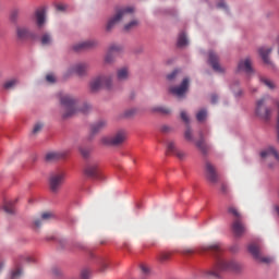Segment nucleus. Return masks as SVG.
Listing matches in <instances>:
<instances>
[{"instance_id":"obj_1","label":"nucleus","mask_w":279,"mask_h":279,"mask_svg":"<svg viewBox=\"0 0 279 279\" xmlns=\"http://www.w3.org/2000/svg\"><path fill=\"white\" fill-rule=\"evenodd\" d=\"M202 250L204 252H210L215 258V266L205 272L208 279H218L220 278V272L223 271L238 272L242 269L241 264L238 262L222 257L223 247L220 243L203 246Z\"/></svg>"},{"instance_id":"obj_2","label":"nucleus","mask_w":279,"mask_h":279,"mask_svg":"<svg viewBox=\"0 0 279 279\" xmlns=\"http://www.w3.org/2000/svg\"><path fill=\"white\" fill-rule=\"evenodd\" d=\"M59 99L62 107L63 119H69L80 112L83 114H88V112L93 110V107L88 105V102L77 105V98L69 94H60Z\"/></svg>"},{"instance_id":"obj_3","label":"nucleus","mask_w":279,"mask_h":279,"mask_svg":"<svg viewBox=\"0 0 279 279\" xmlns=\"http://www.w3.org/2000/svg\"><path fill=\"white\" fill-rule=\"evenodd\" d=\"M134 14V7H122L116 10V14L112 15L106 24V32H112L113 27L117 26L121 21L128 19L130 15Z\"/></svg>"},{"instance_id":"obj_4","label":"nucleus","mask_w":279,"mask_h":279,"mask_svg":"<svg viewBox=\"0 0 279 279\" xmlns=\"http://www.w3.org/2000/svg\"><path fill=\"white\" fill-rule=\"evenodd\" d=\"M104 87L107 89L112 88V74H104L102 76H96L89 83V88L92 93H97Z\"/></svg>"},{"instance_id":"obj_5","label":"nucleus","mask_w":279,"mask_h":279,"mask_svg":"<svg viewBox=\"0 0 279 279\" xmlns=\"http://www.w3.org/2000/svg\"><path fill=\"white\" fill-rule=\"evenodd\" d=\"M228 213L234 216V221L232 223V231L235 236H242L246 232V228L242 222V217L240 213L234 207H229Z\"/></svg>"},{"instance_id":"obj_6","label":"nucleus","mask_w":279,"mask_h":279,"mask_svg":"<svg viewBox=\"0 0 279 279\" xmlns=\"http://www.w3.org/2000/svg\"><path fill=\"white\" fill-rule=\"evenodd\" d=\"M66 179L64 171L52 172L49 177V189L52 193H58Z\"/></svg>"},{"instance_id":"obj_7","label":"nucleus","mask_w":279,"mask_h":279,"mask_svg":"<svg viewBox=\"0 0 279 279\" xmlns=\"http://www.w3.org/2000/svg\"><path fill=\"white\" fill-rule=\"evenodd\" d=\"M255 113L265 122L270 121L272 116V109L270 107H266V98H260L259 100H257Z\"/></svg>"},{"instance_id":"obj_8","label":"nucleus","mask_w":279,"mask_h":279,"mask_svg":"<svg viewBox=\"0 0 279 279\" xmlns=\"http://www.w3.org/2000/svg\"><path fill=\"white\" fill-rule=\"evenodd\" d=\"M128 134L125 131H118L114 136H105L101 138L100 143L105 146H119L125 142Z\"/></svg>"},{"instance_id":"obj_9","label":"nucleus","mask_w":279,"mask_h":279,"mask_svg":"<svg viewBox=\"0 0 279 279\" xmlns=\"http://www.w3.org/2000/svg\"><path fill=\"white\" fill-rule=\"evenodd\" d=\"M205 178L208 182L216 184L219 181L216 167L209 161L205 162Z\"/></svg>"},{"instance_id":"obj_10","label":"nucleus","mask_w":279,"mask_h":279,"mask_svg":"<svg viewBox=\"0 0 279 279\" xmlns=\"http://www.w3.org/2000/svg\"><path fill=\"white\" fill-rule=\"evenodd\" d=\"M16 36L21 40L37 39V35L33 31H31L27 26H17L16 27Z\"/></svg>"},{"instance_id":"obj_11","label":"nucleus","mask_w":279,"mask_h":279,"mask_svg":"<svg viewBox=\"0 0 279 279\" xmlns=\"http://www.w3.org/2000/svg\"><path fill=\"white\" fill-rule=\"evenodd\" d=\"M99 46V41L97 39H87L80 41L75 46H73V49L75 51H82V50H89V49H95Z\"/></svg>"},{"instance_id":"obj_12","label":"nucleus","mask_w":279,"mask_h":279,"mask_svg":"<svg viewBox=\"0 0 279 279\" xmlns=\"http://www.w3.org/2000/svg\"><path fill=\"white\" fill-rule=\"evenodd\" d=\"M248 252L253 255V257L264 264H269L272 262L270 257H263L260 253V248L256 244L248 245Z\"/></svg>"},{"instance_id":"obj_13","label":"nucleus","mask_w":279,"mask_h":279,"mask_svg":"<svg viewBox=\"0 0 279 279\" xmlns=\"http://www.w3.org/2000/svg\"><path fill=\"white\" fill-rule=\"evenodd\" d=\"M84 174L92 179L99 178V166L97 163H86L84 168Z\"/></svg>"},{"instance_id":"obj_14","label":"nucleus","mask_w":279,"mask_h":279,"mask_svg":"<svg viewBox=\"0 0 279 279\" xmlns=\"http://www.w3.org/2000/svg\"><path fill=\"white\" fill-rule=\"evenodd\" d=\"M189 84H190L189 78H184L181 85H179V87H170V93L178 97H182L189 89Z\"/></svg>"},{"instance_id":"obj_15","label":"nucleus","mask_w":279,"mask_h":279,"mask_svg":"<svg viewBox=\"0 0 279 279\" xmlns=\"http://www.w3.org/2000/svg\"><path fill=\"white\" fill-rule=\"evenodd\" d=\"M208 62L215 72L225 73V68H221V65H219V57L218 54H216V52H209Z\"/></svg>"},{"instance_id":"obj_16","label":"nucleus","mask_w":279,"mask_h":279,"mask_svg":"<svg viewBox=\"0 0 279 279\" xmlns=\"http://www.w3.org/2000/svg\"><path fill=\"white\" fill-rule=\"evenodd\" d=\"M90 65L88 63H76L70 70V73H76L78 76H85L88 73Z\"/></svg>"},{"instance_id":"obj_17","label":"nucleus","mask_w":279,"mask_h":279,"mask_svg":"<svg viewBox=\"0 0 279 279\" xmlns=\"http://www.w3.org/2000/svg\"><path fill=\"white\" fill-rule=\"evenodd\" d=\"M36 25L38 28H43L46 24V10L44 8L37 9L34 14Z\"/></svg>"},{"instance_id":"obj_18","label":"nucleus","mask_w":279,"mask_h":279,"mask_svg":"<svg viewBox=\"0 0 279 279\" xmlns=\"http://www.w3.org/2000/svg\"><path fill=\"white\" fill-rule=\"evenodd\" d=\"M241 71L245 72L248 75L253 73L251 59H242V61L239 62L238 72Z\"/></svg>"},{"instance_id":"obj_19","label":"nucleus","mask_w":279,"mask_h":279,"mask_svg":"<svg viewBox=\"0 0 279 279\" xmlns=\"http://www.w3.org/2000/svg\"><path fill=\"white\" fill-rule=\"evenodd\" d=\"M167 153L175 155L180 160H182L185 157L184 153L177 149L175 144L173 142H168Z\"/></svg>"},{"instance_id":"obj_20","label":"nucleus","mask_w":279,"mask_h":279,"mask_svg":"<svg viewBox=\"0 0 279 279\" xmlns=\"http://www.w3.org/2000/svg\"><path fill=\"white\" fill-rule=\"evenodd\" d=\"M66 155H64L63 153H57V151H52L46 155V161L47 162H56L59 161L61 159H64Z\"/></svg>"},{"instance_id":"obj_21","label":"nucleus","mask_w":279,"mask_h":279,"mask_svg":"<svg viewBox=\"0 0 279 279\" xmlns=\"http://www.w3.org/2000/svg\"><path fill=\"white\" fill-rule=\"evenodd\" d=\"M117 80L120 82L130 80V70L128 68H120L117 71Z\"/></svg>"},{"instance_id":"obj_22","label":"nucleus","mask_w":279,"mask_h":279,"mask_svg":"<svg viewBox=\"0 0 279 279\" xmlns=\"http://www.w3.org/2000/svg\"><path fill=\"white\" fill-rule=\"evenodd\" d=\"M16 203H17V199L4 202V204H3L4 213H7L9 215H14L15 214V204Z\"/></svg>"},{"instance_id":"obj_23","label":"nucleus","mask_w":279,"mask_h":279,"mask_svg":"<svg viewBox=\"0 0 279 279\" xmlns=\"http://www.w3.org/2000/svg\"><path fill=\"white\" fill-rule=\"evenodd\" d=\"M53 217L54 216H53L52 213H44V214H41V219H35L34 220V226L36 228H40L43 226V221L51 220Z\"/></svg>"},{"instance_id":"obj_24","label":"nucleus","mask_w":279,"mask_h":279,"mask_svg":"<svg viewBox=\"0 0 279 279\" xmlns=\"http://www.w3.org/2000/svg\"><path fill=\"white\" fill-rule=\"evenodd\" d=\"M271 51H272V48H259L258 52L264 63L271 64V61L269 60V57H268L271 53Z\"/></svg>"},{"instance_id":"obj_25","label":"nucleus","mask_w":279,"mask_h":279,"mask_svg":"<svg viewBox=\"0 0 279 279\" xmlns=\"http://www.w3.org/2000/svg\"><path fill=\"white\" fill-rule=\"evenodd\" d=\"M106 126H108V122H106V120H98V122L92 124V133L96 134L101 130L106 129Z\"/></svg>"},{"instance_id":"obj_26","label":"nucleus","mask_w":279,"mask_h":279,"mask_svg":"<svg viewBox=\"0 0 279 279\" xmlns=\"http://www.w3.org/2000/svg\"><path fill=\"white\" fill-rule=\"evenodd\" d=\"M19 84H20V78H16V77L8 78V81L3 83V88L7 90H11L15 88Z\"/></svg>"},{"instance_id":"obj_27","label":"nucleus","mask_w":279,"mask_h":279,"mask_svg":"<svg viewBox=\"0 0 279 279\" xmlns=\"http://www.w3.org/2000/svg\"><path fill=\"white\" fill-rule=\"evenodd\" d=\"M274 156L279 161V154L274 147H269L267 150L260 153L262 158Z\"/></svg>"},{"instance_id":"obj_28","label":"nucleus","mask_w":279,"mask_h":279,"mask_svg":"<svg viewBox=\"0 0 279 279\" xmlns=\"http://www.w3.org/2000/svg\"><path fill=\"white\" fill-rule=\"evenodd\" d=\"M195 145L203 155H206L209 150V147L205 143L203 136H201V140L198 142H196Z\"/></svg>"},{"instance_id":"obj_29","label":"nucleus","mask_w":279,"mask_h":279,"mask_svg":"<svg viewBox=\"0 0 279 279\" xmlns=\"http://www.w3.org/2000/svg\"><path fill=\"white\" fill-rule=\"evenodd\" d=\"M20 15H21V9H19V8L12 9L10 12V21L12 23H17Z\"/></svg>"},{"instance_id":"obj_30","label":"nucleus","mask_w":279,"mask_h":279,"mask_svg":"<svg viewBox=\"0 0 279 279\" xmlns=\"http://www.w3.org/2000/svg\"><path fill=\"white\" fill-rule=\"evenodd\" d=\"M40 43L43 46H49L52 44V36L50 33H44L40 38Z\"/></svg>"},{"instance_id":"obj_31","label":"nucleus","mask_w":279,"mask_h":279,"mask_svg":"<svg viewBox=\"0 0 279 279\" xmlns=\"http://www.w3.org/2000/svg\"><path fill=\"white\" fill-rule=\"evenodd\" d=\"M124 50L123 46H121V44H112L110 47H109V51L113 54H120L122 53Z\"/></svg>"},{"instance_id":"obj_32","label":"nucleus","mask_w":279,"mask_h":279,"mask_svg":"<svg viewBox=\"0 0 279 279\" xmlns=\"http://www.w3.org/2000/svg\"><path fill=\"white\" fill-rule=\"evenodd\" d=\"M136 27H138V20H132L131 22L124 25V31L130 32Z\"/></svg>"},{"instance_id":"obj_33","label":"nucleus","mask_w":279,"mask_h":279,"mask_svg":"<svg viewBox=\"0 0 279 279\" xmlns=\"http://www.w3.org/2000/svg\"><path fill=\"white\" fill-rule=\"evenodd\" d=\"M187 44H189V40H187L185 34L183 32L180 33L179 38H178V46L185 47V46H187Z\"/></svg>"},{"instance_id":"obj_34","label":"nucleus","mask_w":279,"mask_h":279,"mask_svg":"<svg viewBox=\"0 0 279 279\" xmlns=\"http://www.w3.org/2000/svg\"><path fill=\"white\" fill-rule=\"evenodd\" d=\"M260 83H263L270 90L276 88L275 83H272V81L269 78H265L264 76L260 77Z\"/></svg>"},{"instance_id":"obj_35","label":"nucleus","mask_w":279,"mask_h":279,"mask_svg":"<svg viewBox=\"0 0 279 279\" xmlns=\"http://www.w3.org/2000/svg\"><path fill=\"white\" fill-rule=\"evenodd\" d=\"M93 151L92 148H87V147H81L80 148V154L84 159H88L90 158V153Z\"/></svg>"},{"instance_id":"obj_36","label":"nucleus","mask_w":279,"mask_h":279,"mask_svg":"<svg viewBox=\"0 0 279 279\" xmlns=\"http://www.w3.org/2000/svg\"><path fill=\"white\" fill-rule=\"evenodd\" d=\"M153 112H159L162 114H169L171 112L170 109H168V107H153L151 109Z\"/></svg>"},{"instance_id":"obj_37","label":"nucleus","mask_w":279,"mask_h":279,"mask_svg":"<svg viewBox=\"0 0 279 279\" xmlns=\"http://www.w3.org/2000/svg\"><path fill=\"white\" fill-rule=\"evenodd\" d=\"M114 62V53H112L110 50H108L106 57H105V63L112 64Z\"/></svg>"},{"instance_id":"obj_38","label":"nucleus","mask_w":279,"mask_h":279,"mask_svg":"<svg viewBox=\"0 0 279 279\" xmlns=\"http://www.w3.org/2000/svg\"><path fill=\"white\" fill-rule=\"evenodd\" d=\"M207 117V111L206 109H201L198 113H196V119L198 122H203Z\"/></svg>"},{"instance_id":"obj_39","label":"nucleus","mask_w":279,"mask_h":279,"mask_svg":"<svg viewBox=\"0 0 279 279\" xmlns=\"http://www.w3.org/2000/svg\"><path fill=\"white\" fill-rule=\"evenodd\" d=\"M170 257H171V254L170 253H160L159 255H158V260L160 262V263H165V262H167V260H169L170 259Z\"/></svg>"},{"instance_id":"obj_40","label":"nucleus","mask_w":279,"mask_h":279,"mask_svg":"<svg viewBox=\"0 0 279 279\" xmlns=\"http://www.w3.org/2000/svg\"><path fill=\"white\" fill-rule=\"evenodd\" d=\"M43 128H44V124H43L41 122H37V123L34 125V128H33V134H34V135H37L38 133L41 132Z\"/></svg>"},{"instance_id":"obj_41","label":"nucleus","mask_w":279,"mask_h":279,"mask_svg":"<svg viewBox=\"0 0 279 279\" xmlns=\"http://www.w3.org/2000/svg\"><path fill=\"white\" fill-rule=\"evenodd\" d=\"M184 138L187 141V142H193V135H192V131L190 129V126H187L185 133H184Z\"/></svg>"},{"instance_id":"obj_42","label":"nucleus","mask_w":279,"mask_h":279,"mask_svg":"<svg viewBox=\"0 0 279 279\" xmlns=\"http://www.w3.org/2000/svg\"><path fill=\"white\" fill-rule=\"evenodd\" d=\"M23 271L21 269L13 270L11 272V279H20L22 277Z\"/></svg>"},{"instance_id":"obj_43","label":"nucleus","mask_w":279,"mask_h":279,"mask_svg":"<svg viewBox=\"0 0 279 279\" xmlns=\"http://www.w3.org/2000/svg\"><path fill=\"white\" fill-rule=\"evenodd\" d=\"M81 279H90V269H83L81 271Z\"/></svg>"},{"instance_id":"obj_44","label":"nucleus","mask_w":279,"mask_h":279,"mask_svg":"<svg viewBox=\"0 0 279 279\" xmlns=\"http://www.w3.org/2000/svg\"><path fill=\"white\" fill-rule=\"evenodd\" d=\"M180 117H181L182 121H183L185 124L189 125V123H190V118H189L187 113H185V111H181Z\"/></svg>"},{"instance_id":"obj_45","label":"nucleus","mask_w":279,"mask_h":279,"mask_svg":"<svg viewBox=\"0 0 279 279\" xmlns=\"http://www.w3.org/2000/svg\"><path fill=\"white\" fill-rule=\"evenodd\" d=\"M46 81L50 84H53V83H56L57 78L53 74H47Z\"/></svg>"},{"instance_id":"obj_46","label":"nucleus","mask_w":279,"mask_h":279,"mask_svg":"<svg viewBox=\"0 0 279 279\" xmlns=\"http://www.w3.org/2000/svg\"><path fill=\"white\" fill-rule=\"evenodd\" d=\"M178 73H179V70H174L173 72H171V74H168L167 78L169 81H172L178 75Z\"/></svg>"},{"instance_id":"obj_47","label":"nucleus","mask_w":279,"mask_h":279,"mask_svg":"<svg viewBox=\"0 0 279 279\" xmlns=\"http://www.w3.org/2000/svg\"><path fill=\"white\" fill-rule=\"evenodd\" d=\"M108 268V263L104 259L100 260V270L104 271Z\"/></svg>"},{"instance_id":"obj_48","label":"nucleus","mask_w":279,"mask_h":279,"mask_svg":"<svg viewBox=\"0 0 279 279\" xmlns=\"http://www.w3.org/2000/svg\"><path fill=\"white\" fill-rule=\"evenodd\" d=\"M221 193L223 195H227L229 193V187L226 185V184H222L221 185Z\"/></svg>"},{"instance_id":"obj_49","label":"nucleus","mask_w":279,"mask_h":279,"mask_svg":"<svg viewBox=\"0 0 279 279\" xmlns=\"http://www.w3.org/2000/svg\"><path fill=\"white\" fill-rule=\"evenodd\" d=\"M57 10L60 11V12H63V11L66 10V5H64V4H58V5H57Z\"/></svg>"},{"instance_id":"obj_50","label":"nucleus","mask_w":279,"mask_h":279,"mask_svg":"<svg viewBox=\"0 0 279 279\" xmlns=\"http://www.w3.org/2000/svg\"><path fill=\"white\" fill-rule=\"evenodd\" d=\"M134 113H135L134 109H131L130 111H125L124 116L126 118H130V117L134 116Z\"/></svg>"},{"instance_id":"obj_51","label":"nucleus","mask_w":279,"mask_h":279,"mask_svg":"<svg viewBox=\"0 0 279 279\" xmlns=\"http://www.w3.org/2000/svg\"><path fill=\"white\" fill-rule=\"evenodd\" d=\"M275 106H276V107H277V109H278L277 123H279V98H277V99L275 100Z\"/></svg>"},{"instance_id":"obj_52","label":"nucleus","mask_w":279,"mask_h":279,"mask_svg":"<svg viewBox=\"0 0 279 279\" xmlns=\"http://www.w3.org/2000/svg\"><path fill=\"white\" fill-rule=\"evenodd\" d=\"M141 269L144 275L149 274V268L147 266H142Z\"/></svg>"},{"instance_id":"obj_53","label":"nucleus","mask_w":279,"mask_h":279,"mask_svg":"<svg viewBox=\"0 0 279 279\" xmlns=\"http://www.w3.org/2000/svg\"><path fill=\"white\" fill-rule=\"evenodd\" d=\"M217 7H218L219 9H227V4H226V2H223V1L219 2Z\"/></svg>"},{"instance_id":"obj_54","label":"nucleus","mask_w":279,"mask_h":279,"mask_svg":"<svg viewBox=\"0 0 279 279\" xmlns=\"http://www.w3.org/2000/svg\"><path fill=\"white\" fill-rule=\"evenodd\" d=\"M274 210L277 214V216L279 217V204L274 206Z\"/></svg>"},{"instance_id":"obj_55","label":"nucleus","mask_w":279,"mask_h":279,"mask_svg":"<svg viewBox=\"0 0 279 279\" xmlns=\"http://www.w3.org/2000/svg\"><path fill=\"white\" fill-rule=\"evenodd\" d=\"M194 251L191 248H186L183 251V254H192Z\"/></svg>"},{"instance_id":"obj_56","label":"nucleus","mask_w":279,"mask_h":279,"mask_svg":"<svg viewBox=\"0 0 279 279\" xmlns=\"http://www.w3.org/2000/svg\"><path fill=\"white\" fill-rule=\"evenodd\" d=\"M217 99H218L217 96L213 95V96H211V104H216V102H217Z\"/></svg>"},{"instance_id":"obj_57","label":"nucleus","mask_w":279,"mask_h":279,"mask_svg":"<svg viewBox=\"0 0 279 279\" xmlns=\"http://www.w3.org/2000/svg\"><path fill=\"white\" fill-rule=\"evenodd\" d=\"M53 275L60 276V271H59L58 269H54V270H53Z\"/></svg>"},{"instance_id":"obj_58","label":"nucleus","mask_w":279,"mask_h":279,"mask_svg":"<svg viewBox=\"0 0 279 279\" xmlns=\"http://www.w3.org/2000/svg\"><path fill=\"white\" fill-rule=\"evenodd\" d=\"M161 131H162V132H168L169 129H168V126H162Z\"/></svg>"},{"instance_id":"obj_59","label":"nucleus","mask_w":279,"mask_h":279,"mask_svg":"<svg viewBox=\"0 0 279 279\" xmlns=\"http://www.w3.org/2000/svg\"><path fill=\"white\" fill-rule=\"evenodd\" d=\"M277 137H278V141H279V123H277Z\"/></svg>"},{"instance_id":"obj_60","label":"nucleus","mask_w":279,"mask_h":279,"mask_svg":"<svg viewBox=\"0 0 279 279\" xmlns=\"http://www.w3.org/2000/svg\"><path fill=\"white\" fill-rule=\"evenodd\" d=\"M4 268V263H0V271Z\"/></svg>"},{"instance_id":"obj_61","label":"nucleus","mask_w":279,"mask_h":279,"mask_svg":"<svg viewBox=\"0 0 279 279\" xmlns=\"http://www.w3.org/2000/svg\"><path fill=\"white\" fill-rule=\"evenodd\" d=\"M241 95H242V92H241V89H240L239 93L235 94V96L239 97V96H241Z\"/></svg>"},{"instance_id":"obj_62","label":"nucleus","mask_w":279,"mask_h":279,"mask_svg":"<svg viewBox=\"0 0 279 279\" xmlns=\"http://www.w3.org/2000/svg\"><path fill=\"white\" fill-rule=\"evenodd\" d=\"M253 92H256V89H253Z\"/></svg>"}]
</instances>
